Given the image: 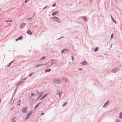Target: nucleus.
Masks as SVG:
<instances>
[{
  "instance_id": "nucleus-49",
  "label": "nucleus",
  "mask_w": 122,
  "mask_h": 122,
  "mask_svg": "<svg viewBox=\"0 0 122 122\" xmlns=\"http://www.w3.org/2000/svg\"><path fill=\"white\" fill-rule=\"evenodd\" d=\"M16 88H15V92H16Z\"/></svg>"
},
{
  "instance_id": "nucleus-1",
  "label": "nucleus",
  "mask_w": 122,
  "mask_h": 122,
  "mask_svg": "<svg viewBox=\"0 0 122 122\" xmlns=\"http://www.w3.org/2000/svg\"><path fill=\"white\" fill-rule=\"evenodd\" d=\"M50 19H52L54 21L58 23H60L61 21L59 18L57 17L53 16L51 17Z\"/></svg>"
},
{
  "instance_id": "nucleus-26",
  "label": "nucleus",
  "mask_w": 122,
  "mask_h": 122,
  "mask_svg": "<svg viewBox=\"0 0 122 122\" xmlns=\"http://www.w3.org/2000/svg\"><path fill=\"white\" fill-rule=\"evenodd\" d=\"M29 117L27 115V116L25 117V120H26L28 119Z\"/></svg>"
},
{
  "instance_id": "nucleus-16",
  "label": "nucleus",
  "mask_w": 122,
  "mask_h": 122,
  "mask_svg": "<svg viewBox=\"0 0 122 122\" xmlns=\"http://www.w3.org/2000/svg\"><path fill=\"white\" fill-rule=\"evenodd\" d=\"M22 82H21V81H20L18 83L16 84L17 86H18L20 84H22Z\"/></svg>"
},
{
  "instance_id": "nucleus-24",
  "label": "nucleus",
  "mask_w": 122,
  "mask_h": 122,
  "mask_svg": "<svg viewBox=\"0 0 122 122\" xmlns=\"http://www.w3.org/2000/svg\"><path fill=\"white\" fill-rule=\"evenodd\" d=\"M40 103H39L35 106V109H36L37 108V107L38 106V105H39Z\"/></svg>"
},
{
  "instance_id": "nucleus-30",
  "label": "nucleus",
  "mask_w": 122,
  "mask_h": 122,
  "mask_svg": "<svg viewBox=\"0 0 122 122\" xmlns=\"http://www.w3.org/2000/svg\"><path fill=\"white\" fill-rule=\"evenodd\" d=\"M111 38H113V34L112 33V34H111Z\"/></svg>"
},
{
  "instance_id": "nucleus-52",
  "label": "nucleus",
  "mask_w": 122,
  "mask_h": 122,
  "mask_svg": "<svg viewBox=\"0 0 122 122\" xmlns=\"http://www.w3.org/2000/svg\"><path fill=\"white\" fill-rule=\"evenodd\" d=\"M59 97H60V94H59Z\"/></svg>"
},
{
  "instance_id": "nucleus-45",
  "label": "nucleus",
  "mask_w": 122,
  "mask_h": 122,
  "mask_svg": "<svg viewBox=\"0 0 122 122\" xmlns=\"http://www.w3.org/2000/svg\"><path fill=\"white\" fill-rule=\"evenodd\" d=\"M18 40V38H17L16 40V41H17Z\"/></svg>"
},
{
  "instance_id": "nucleus-33",
  "label": "nucleus",
  "mask_w": 122,
  "mask_h": 122,
  "mask_svg": "<svg viewBox=\"0 0 122 122\" xmlns=\"http://www.w3.org/2000/svg\"><path fill=\"white\" fill-rule=\"evenodd\" d=\"M35 94H34V93H32L31 94V95L32 96H34L35 95Z\"/></svg>"
},
{
  "instance_id": "nucleus-25",
  "label": "nucleus",
  "mask_w": 122,
  "mask_h": 122,
  "mask_svg": "<svg viewBox=\"0 0 122 122\" xmlns=\"http://www.w3.org/2000/svg\"><path fill=\"white\" fill-rule=\"evenodd\" d=\"M67 103V102H65L63 105V106L64 107L66 105Z\"/></svg>"
},
{
  "instance_id": "nucleus-22",
  "label": "nucleus",
  "mask_w": 122,
  "mask_h": 122,
  "mask_svg": "<svg viewBox=\"0 0 122 122\" xmlns=\"http://www.w3.org/2000/svg\"><path fill=\"white\" fill-rule=\"evenodd\" d=\"M32 19V17H30V18H29L27 19V20H28L30 21Z\"/></svg>"
},
{
  "instance_id": "nucleus-21",
  "label": "nucleus",
  "mask_w": 122,
  "mask_h": 122,
  "mask_svg": "<svg viewBox=\"0 0 122 122\" xmlns=\"http://www.w3.org/2000/svg\"><path fill=\"white\" fill-rule=\"evenodd\" d=\"M34 73V72L33 73H30L29 75V76L30 77H31V75H32Z\"/></svg>"
},
{
  "instance_id": "nucleus-5",
  "label": "nucleus",
  "mask_w": 122,
  "mask_h": 122,
  "mask_svg": "<svg viewBox=\"0 0 122 122\" xmlns=\"http://www.w3.org/2000/svg\"><path fill=\"white\" fill-rule=\"evenodd\" d=\"M25 23H22L20 24V27L21 29H22L25 26Z\"/></svg>"
},
{
  "instance_id": "nucleus-43",
  "label": "nucleus",
  "mask_w": 122,
  "mask_h": 122,
  "mask_svg": "<svg viewBox=\"0 0 122 122\" xmlns=\"http://www.w3.org/2000/svg\"><path fill=\"white\" fill-rule=\"evenodd\" d=\"M19 103H20L21 101V100H19Z\"/></svg>"
},
{
  "instance_id": "nucleus-15",
  "label": "nucleus",
  "mask_w": 122,
  "mask_h": 122,
  "mask_svg": "<svg viewBox=\"0 0 122 122\" xmlns=\"http://www.w3.org/2000/svg\"><path fill=\"white\" fill-rule=\"evenodd\" d=\"M42 66V64H39L36 65L34 67H39L40 66Z\"/></svg>"
},
{
  "instance_id": "nucleus-34",
  "label": "nucleus",
  "mask_w": 122,
  "mask_h": 122,
  "mask_svg": "<svg viewBox=\"0 0 122 122\" xmlns=\"http://www.w3.org/2000/svg\"><path fill=\"white\" fill-rule=\"evenodd\" d=\"M12 121V122H17L15 119H13Z\"/></svg>"
},
{
  "instance_id": "nucleus-8",
  "label": "nucleus",
  "mask_w": 122,
  "mask_h": 122,
  "mask_svg": "<svg viewBox=\"0 0 122 122\" xmlns=\"http://www.w3.org/2000/svg\"><path fill=\"white\" fill-rule=\"evenodd\" d=\"M29 35H31L32 34V33L31 31L30 30V29H28L26 32Z\"/></svg>"
},
{
  "instance_id": "nucleus-51",
  "label": "nucleus",
  "mask_w": 122,
  "mask_h": 122,
  "mask_svg": "<svg viewBox=\"0 0 122 122\" xmlns=\"http://www.w3.org/2000/svg\"><path fill=\"white\" fill-rule=\"evenodd\" d=\"M36 92H38V91L37 90H36Z\"/></svg>"
},
{
  "instance_id": "nucleus-42",
  "label": "nucleus",
  "mask_w": 122,
  "mask_h": 122,
  "mask_svg": "<svg viewBox=\"0 0 122 122\" xmlns=\"http://www.w3.org/2000/svg\"><path fill=\"white\" fill-rule=\"evenodd\" d=\"M46 63H45V64H42V65H46Z\"/></svg>"
},
{
  "instance_id": "nucleus-14",
  "label": "nucleus",
  "mask_w": 122,
  "mask_h": 122,
  "mask_svg": "<svg viewBox=\"0 0 122 122\" xmlns=\"http://www.w3.org/2000/svg\"><path fill=\"white\" fill-rule=\"evenodd\" d=\"M51 69H46L45 70V72L46 73H47L48 72H50L51 71Z\"/></svg>"
},
{
  "instance_id": "nucleus-31",
  "label": "nucleus",
  "mask_w": 122,
  "mask_h": 122,
  "mask_svg": "<svg viewBox=\"0 0 122 122\" xmlns=\"http://www.w3.org/2000/svg\"><path fill=\"white\" fill-rule=\"evenodd\" d=\"M65 50L63 49L61 51V53L62 54L63 53L64 51H65Z\"/></svg>"
},
{
  "instance_id": "nucleus-18",
  "label": "nucleus",
  "mask_w": 122,
  "mask_h": 122,
  "mask_svg": "<svg viewBox=\"0 0 122 122\" xmlns=\"http://www.w3.org/2000/svg\"><path fill=\"white\" fill-rule=\"evenodd\" d=\"M98 50V47H96L95 48L94 51L95 52L97 51Z\"/></svg>"
},
{
  "instance_id": "nucleus-50",
  "label": "nucleus",
  "mask_w": 122,
  "mask_h": 122,
  "mask_svg": "<svg viewBox=\"0 0 122 122\" xmlns=\"http://www.w3.org/2000/svg\"><path fill=\"white\" fill-rule=\"evenodd\" d=\"M9 21H10V22H12V20H10Z\"/></svg>"
},
{
  "instance_id": "nucleus-36",
  "label": "nucleus",
  "mask_w": 122,
  "mask_h": 122,
  "mask_svg": "<svg viewBox=\"0 0 122 122\" xmlns=\"http://www.w3.org/2000/svg\"><path fill=\"white\" fill-rule=\"evenodd\" d=\"M29 0H25V3H26Z\"/></svg>"
},
{
  "instance_id": "nucleus-39",
  "label": "nucleus",
  "mask_w": 122,
  "mask_h": 122,
  "mask_svg": "<svg viewBox=\"0 0 122 122\" xmlns=\"http://www.w3.org/2000/svg\"><path fill=\"white\" fill-rule=\"evenodd\" d=\"M78 70H82V68H79L78 69Z\"/></svg>"
},
{
  "instance_id": "nucleus-19",
  "label": "nucleus",
  "mask_w": 122,
  "mask_h": 122,
  "mask_svg": "<svg viewBox=\"0 0 122 122\" xmlns=\"http://www.w3.org/2000/svg\"><path fill=\"white\" fill-rule=\"evenodd\" d=\"M23 38V36H19L18 38V40H21L22 39V38Z\"/></svg>"
},
{
  "instance_id": "nucleus-35",
  "label": "nucleus",
  "mask_w": 122,
  "mask_h": 122,
  "mask_svg": "<svg viewBox=\"0 0 122 122\" xmlns=\"http://www.w3.org/2000/svg\"><path fill=\"white\" fill-rule=\"evenodd\" d=\"M48 6V5H47V6H46L44 8H43V10H45V9L46 8V7H47Z\"/></svg>"
},
{
  "instance_id": "nucleus-38",
  "label": "nucleus",
  "mask_w": 122,
  "mask_h": 122,
  "mask_svg": "<svg viewBox=\"0 0 122 122\" xmlns=\"http://www.w3.org/2000/svg\"><path fill=\"white\" fill-rule=\"evenodd\" d=\"M5 22H9L10 21H9V20H5Z\"/></svg>"
},
{
  "instance_id": "nucleus-46",
  "label": "nucleus",
  "mask_w": 122,
  "mask_h": 122,
  "mask_svg": "<svg viewBox=\"0 0 122 122\" xmlns=\"http://www.w3.org/2000/svg\"><path fill=\"white\" fill-rule=\"evenodd\" d=\"M20 103H19L18 104V105L19 106H20Z\"/></svg>"
},
{
  "instance_id": "nucleus-4",
  "label": "nucleus",
  "mask_w": 122,
  "mask_h": 122,
  "mask_svg": "<svg viewBox=\"0 0 122 122\" xmlns=\"http://www.w3.org/2000/svg\"><path fill=\"white\" fill-rule=\"evenodd\" d=\"M27 110V107H24L22 109V112L23 113H25L26 112Z\"/></svg>"
},
{
  "instance_id": "nucleus-11",
  "label": "nucleus",
  "mask_w": 122,
  "mask_h": 122,
  "mask_svg": "<svg viewBox=\"0 0 122 122\" xmlns=\"http://www.w3.org/2000/svg\"><path fill=\"white\" fill-rule=\"evenodd\" d=\"M14 60H13L11 62H10L7 65V66L8 67H9L11 65V63H13L14 62Z\"/></svg>"
},
{
  "instance_id": "nucleus-10",
  "label": "nucleus",
  "mask_w": 122,
  "mask_h": 122,
  "mask_svg": "<svg viewBox=\"0 0 122 122\" xmlns=\"http://www.w3.org/2000/svg\"><path fill=\"white\" fill-rule=\"evenodd\" d=\"M80 17L84 19L85 22H86L87 20V18L85 16H80Z\"/></svg>"
},
{
  "instance_id": "nucleus-20",
  "label": "nucleus",
  "mask_w": 122,
  "mask_h": 122,
  "mask_svg": "<svg viewBox=\"0 0 122 122\" xmlns=\"http://www.w3.org/2000/svg\"><path fill=\"white\" fill-rule=\"evenodd\" d=\"M120 119L122 118V112H121L120 114Z\"/></svg>"
},
{
  "instance_id": "nucleus-28",
  "label": "nucleus",
  "mask_w": 122,
  "mask_h": 122,
  "mask_svg": "<svg viewBox=\"0 0 122 122\" xmlns=\"http://www.w3.org/2000/svg\"><path fill=\"white\" fill-rule=\"evenodd\" d=\"M56 4L55 3H54L51 6L52 7H54L56 6Z\"/></svg>"
},
{
  "instance_id": "nucleus-53",
  "label": "nucleus",
  "mask_w": 122,
  "mask_h": 122,
  "mask_svg": "<svg viewBox=\"0 0 122 122\" xmlns=\"http://www.w3.org/2000/svg\"><path fill=\"white\" fill-rule=\"evenodd\" d=\"M34 15H35V14H34Z\"/></svg>"
},
{
  "instance_id": "nucleus-47",
  "label": "nucleus",
  "mask_w": 122,
  "mask_h": 122,
  "mask_svg": "<svg viewBox=\"0 0 122 122\" xmlns=\"http://www.w3.org/2000/svg\"><path fill=\"white\" fill-rule=\"evenodd\" d=\"M42 95H41L39 97V98L41 96H42Z\"/></svg>"
},
{
  "instance_id": "nucleus-40",
  "label": "nucleus",
  "mask_w": 122,
  "mask_h": 122,
  "mask_svg": "<svg viewBox=\"0 0 122 122\" xmlns=\"http://www.w3.org/2000/svg\"><path fill=\"white\" fill-rule=\"evenodd\" d=\"M110 16H111V18L112 19H113V18L112 17V16L111 15H110Z\"/></svg>"
},
{
  "instance_id": "nucleus-48",
  "label": "nucleus",
  "mask_w": 122,
  "mask_h": 122,
  "mask_svg": "<svg viewBox=\"0 0 122 122\" xmlns=\"http://www.w3.org/2000/svg\"><path fill=\"white\" fill-rule=\"evenodd\" d=\"M44 113H41V114H42V115H44Z\"/></svg>"
},
{
  "instance_id": "nucleus-2",
  "label": "nucleus",
  "mask_w": 122,
  "mask_h": 122,
  "mask_svg": "<svg viewBox=\"0 0 122 122\" xmlns=\"http://www.w3.org/2000/svg\"><path fill=\"white\" fill-rule=\"evenodd\" d=\"M57 60V59L56 60L55 59H51L50 61V62H51V64L50 65V66H52L53 64L55 62V63H56V61Z\"/></svg>"
},
{
  "instance_id": "nucleus-17",
  "label": "nucleus",
  "mask_w": 122,
  "mask_h": 122,
  "mask_svg": "<svg viewBox=\"0 0 122 122\" xmlns=\"http://www.w3.org/2000/svg\"><path fill=\"white\" fill-rule=\"evenodd\" d=\"M32 114V113H31V112H28L27 114V115L28 116H29H29H30L31 114Z\"/></svg>"
},
{
  "instance_id": "nucleus-41",
  "label": "nucleus",
  "mask_w": 122,
  "mask_h": 122,
  "mask_svg": "<svg viewBox=\"0 0 122 122\" xmlns=\"http://www.w3.org/2000/svg\"><path fill=\"white\" fill-rule=\"evenodd\" d=\"M67 79H66L65 80V82H66L67 81Z\"/></svg>"
},
{
  "instance_id": "nucleus-9",
  "label": "nucleus",
  "mask_w": 122,
  "mask_h": 122,
  "mask_svg": "<svg viewBox=\"0 0 122 122\" xmlns=\"http://www.w3.org/2000/svg\"><path fill=\"white\" fill-rule=\"evenodd\" d=\"M81 64L82 65L84 66L87 64V62L85 60H84L83 62H81Z\"/></svg>"
},
{
  "instance_id": "nucleus-37",
  "label": "nucleus",
  "mask_w": 122,
  "mask_h": 122,
  "mask_svg": "<svg viewBox=\"0 0 122 122\" xmlns=\"http://www.w3.org/2000/svg\"><path fill=\"white\" fill-rule=\"evenodd\" d=\"M64 50H65V51H67L68 50H67V49H64Z\"/></svg>"
},
{
  "instance_id": "nucleus-27",
  "label": "nucleus",
  "mask_w": 122,
  "mask_h": 122,
  "mask_svg": "<svg viewBox=\"0 0 122 122\" xmlns=\"http://www.w3.org/2000/svg\"><path fill=\"white\" fill-rule=\"evenodd\" d=\"M112 19V20L113 21V22H115V23L116 24V21H115V20L113 18V19Z\"/></svg>"
},
{
  "instance_id": "nucleus-32",
  "label": "nucleus",
  "mask_w": 122,
  "mask_h": 122,
  "mask_svg": "<svg viewBox=\"0 0 122 122\" xmlns=\"http://www.w3.org/2000/svg\"><path fill=\"white\" fill-rule=\"evenodd\" d=\"M71 59L72 60V61H73L74 60V57L73 56H71Z\"/></svg>"
},
{
  "instance_id": "nucleus-44",
  "label": "nucleus",
  "mask_w": 122,
  "mask_h": 122,
  "mask_svg": "<svg viewBox=\"0 0 122 122\" xmlns=\"http://www.w3.org/2000/svg\"><path fill=\"white\" fill-rule=\"evenodd\" d=\"M63 37H60V38H58V40H59L60 39H61V38H62Z\"/></svg>"
},
{
  "instance_id": "nucleus-6",
  "label": "nucleus",
  "mask_w": 122,
  "mask_h": 122,
  "mask_svg": "<svg viewBox=\"0 0 122 122\" xmlns=\"http://www.w3.org/2000/svg\"><path fill=\"white\" fill-rule=\"evenodd\" d=\"M53 82L58 84H60L61 83L60 81L59 80H58L57 79L54 80H53Z\"/></svg>"
},
{
  "instance_id": "nucleus-13",
  "label": "nucleus",
  "mask_w": 122,
  "mask_h": 122,
  "mask_svg": "<svg viewBox=\"0 0 122 122\" xmlns=\"http://www.w3.org/2000/svg\"><path fill=\"white\" fill-rule=\"evenodd\" d=\"M47 95V94H46L44 95L40 99V100H41L43 99Z\"/></svg>"
},
{
  "instance_id": "nucleus-29",
  "label": "nucleus",
  "mask_w": 122,
  "mask_h": 122,
  "mask_svg": "<svg viewBox=\"0 0 122 122\" xmlns=\"http://www.w3.org/2000/svg\"><path fill=\"white\" fill-rule=\"evenodd\" d=\"M45 57H46V56H43L41 58V60L42 59H44L45 58Z\"/></svg>"
},
{
  "instance_id": "nucleus-23",
  "label": "nucleus",
  "mask_w": 122,
  "mask_h": 122,
  "mask_svg": "<svg viewBox=\"0 0 122 122\" xmlns=\"http://www.w3.org/2000/svg\"><path fill=\"white\" fill-rule=\"evenodd\" d=\"M27 78H25L23 79H22V83H23L25 81L26 79Z\"/></svg>"
},
{
  "instance_id": "nucleus-7",
  "label": "nucleus",
  "mask_w": 122,
  "mask_h": 122,
  "mask_svg": "<svg viewBox=\"0 0 122 122\" xmlns=\"http://www.w3.org/2000/svg\"><path fill=\"white\" fill-rule=\"evenodd\" d=\"M60 12L59 10L53 12L52 14V16H54L56 15V14H58Z\"/></svg>"
},
{
  "instance_id": "nucleus-3",
  "label": "nucleus",
  "mask_w": 122,
  "mask_h": 122,
  "mask_svg": "<svg viewBox=\"0 0 122 122\" xmlns=\"http://www.w3.org/2000/svg\"><path fill=\"white\" fill-rule=\"evenodd\" d=\"M119 70L120 68H115L114 69L112 70L111 72H113L114 73H115Z\"/></svg>"
},
{
  "instance_id": "nucleus-12",
  "label": "nucleus",
  "mask_w": 122,
  "mask_h": 122,
  "mask_svg": "<svg viewBox=\"0 0 122 122\" xmlns=\"http://www.w3.org/2000/svg\"><path fill=\"white\" fill-rule=\"evenodd\" d=\"M109 104V101H107V102H106L103 106V107H106Z\"/></svg>"
}]
</instances>
